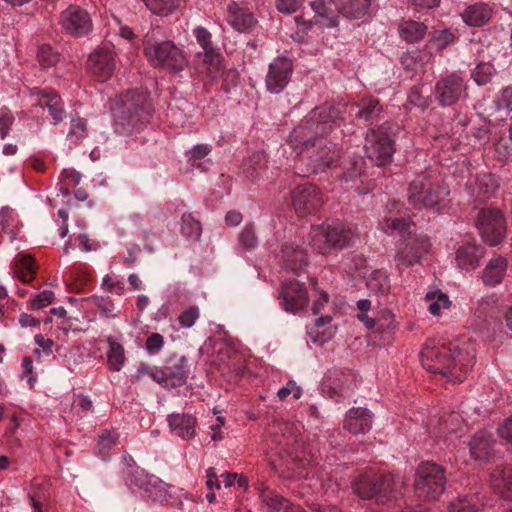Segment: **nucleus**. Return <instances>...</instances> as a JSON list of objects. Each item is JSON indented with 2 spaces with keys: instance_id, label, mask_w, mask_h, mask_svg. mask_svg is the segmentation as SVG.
<instances>
[{
  "instance_id": "nucleus-1",
  "label": "nucleus",
  "mask_w": 512,
  "mask_h": 512,
  "mask_svg": "<svg viewBox=\"0 0 512 512\" xmlns=\"http://www.w3.org/2000/svg\"><path fill=\"white\" fill-rule=\"evenodd\" d=\"M345 104H322L311 110L289 134V144L304 154L320 138L330 133L345 119Z\"/></svg>"
},
{
  "instance_id": "nucleus-2",
  "label": "nucleus",
  "mask_w": 512,
  "mask_h": 512,
  "mask_svg": "<svg viewBox=\"0 0 512 512\" xmlns=\"http://www.w3.org/2000/svg\"><path fill=\"white\" fill-rule=\"evenodd\" d=\"M420 359L425 369L449 377L454 382H462L475 364L473 350H461L446 344L431 346L427 343L420 352Z\"/></svg>"
},
{
  "instance_id": "nucleus-3",
  "label": "nucleus",
  "mask_w": 512,
  "mask_h": 512,
  "mask_svg": "<svg viewBox=\"0 0 512 512\" xmlns=\"http://www.w3.org/2000/svg\"><path fill=\"white\" fill-rule=\"evenodd\" d=\"M152 107L147 92L130 90L118 97L112 105L116 131L127 133L148 123Z\"/></svg>"
},
{
  "instance_id": "nucleus-4",
  "label": "nucleus",
  "mask_w": 512,
  "mask_h": 512,
  "mask_svg": "<svg viewBox=\"0 0 512 512\" xmlns=\"http://www.w3.org/2000/svg\"><path fill=\"white\" fill-rule=\"evenodd\" d=\"M144 55L155 67H161L171 72H180L187 65V59L182 49L174 42L163 39L159 28L147 32L143 40Z\"/></svg>"
},
{
  "instance_id": "nucleus-5",
  "label": "nucleus",
  "mask_w": 512,
  "mask_h": 512,
  "mask_svg": "<svg viewBox=\"0 0 512 512\" xmlns=\"http://www.w3.org/2000/svg\"><path fill=\"white\" fill-rule=\"evenodd\" d=\"M355 237L352 227L342 222L313 227L309 233L308 245L312 251L326 255L332 250L348 247Z\"/></svg>"
},
{
  "instance_id": "nucleus-6",
  "label": "nucleus",
  "mask_w": 512,
  "mask_h": 512,
  "mask_svg": "<svg viewBox=\"0 0 512 512\" xmlns=\"http://www.w3.org/2000/svg\"><path fill=\"white\" fill-rule=\"evenodd\" d=\"M449 193L448 186L432 183L425 175H419L409 184L408 202L415 209L441 210L446 206Z\"/></svg>"
},
{
  "instance_id": "nucleus-7",
  "label": "nucleus",
  "mask_w": 512,
  "mask_h": 512,
  "mask_svg": "<svg viewBox=\"0 0 512 512\" xmlns=\"http://www.w3.org/2000/svg\"><path fill=\"white\" fill-rule=\"evenodd\" d=\"M444 469L432 462H422L415 476V490L420 497L436 500L445 490Z\"/></svg>"
},
{
  "instance_id": "nucleus-8",
  "label": "nucleus",
  "mask_w": 512,
  "mask_h": 512,
  "mask_svg": "<svg viewBox=\"0 0 512 512\" xmlns=\"http://www.w3.org/2000/svg\"><path fill=\"white\" fill-rule=\"evenodd\" d=\"M194 35L202 48V51L196 53V69L200 74L214 80L221 72V54L213 46L211 41L212 35L207 29L197 27L194 30Z\"/></svg>"
},
{
  "instance_id": "nucleus-9",
  "label": "nucleus",
  "mask_w": 512,
  "mask_h": 512,
  "mask_svg": "<svg viewBox=\"0 0 512 512\" xmlns=\"http://www.w3.org/2000/svg\"><path fill=\"white\" fill-rule=\"evenodd\" d=\"M476 227L489 246L498 245L505 235V220L500 210L485 207L479 210L476 217Z\"/></svg>"
},
{
  "instance_id": "nucleus-10",
  "label": "nucleus",
  "mask_w": 512,
  "mask_h": 512,
  "mask_svg": "<svg viewBox=\"0 0 512 512\" xmlns=\"http://www.w3.org/2000/svg\"><path fill=\"white\" fill-rule=\"evenodd\" d=\"M366 156L375 164L381 166L389 163L395 151L394 140L384 127L371 129L365 138Z\"/></svg>"
},
{
  "instance_id": "nucleus-11",
  "label": "nucleus",
  "mask_w": 512,
  "mask_h": 512,
  "mask_svg": "<svg viewBox=\"0 0 512 512\" xmlns=\"http://www.w3.org/2000/svg\"><path fill=\"white\" fill-rule=\"evenodd\" d=\"M129 485L143 490L153 501L169 503L173 496L174 487L166 484L154 475L146 474L143 470L134 471L128 479Z\"/></svg>"
},
{
  "instance_id": "nucleus-12",
  "label": "nucleus",
  "mask_w": 512,
  "mask_h": 512,
  "mask_svg": "<svg viewBox=\"0 0 512 512\" xmlns=\"http://www.w3.org/2000/svg\"><path fill=\"white\" fill-rule=\"evenodd\" d=\"M434 95L440 106H452L467 96V86L461 76L452 73L436 82Z\"/></svg>"
},
{
  "instance_id": "nucleus-13",
  "label": "nucleus",
  "mask_w": 512,
  "mask_h": 512,
  "mask_svg": "<svg viewBox=\"0 0 512 512\" xmlns=\"http://www.w3.org/2000/svg\"><path fill=\"white\" fill-rule=\"evenodd\" d=\"M309 159V165L314 172L323 171L336 163L340 157V151L326 136L315 142L310 150L304 151Z\"/></svg>"
},
{
  "instance_id": "nucleus-14",
  "label": "nucleus",
  "mask_w": 512,
  "mask_h": 512,
  "mask_svg": "<svg viewBox=\"0 0 512 512\" xmlns=\"http://www.w3.org/2000/svg\"><path fill=\"white\" fill-rule=\"evenodd\" d=\"M89 69L91 74L99 81H107L114 73L116 67L115 53L109 45L96 48L89 55Z\"/></svg>"
},
{
  "instance_id": "nucleus-15",
  "label": "nucleus",
  "mask_w": 512,
  "mask_h": 512,
  "mask_svg": "<svg viewBox=\"0 0 512 512\" xmlns=\"http://www.w3.org/2000/svg\"><path fill=\"white\" fill-rule=\"evenodd\" d=\"M60 23L63 29L72 36H84L92 30L89 13L77 5H70L61 13Z\"/></svg>"
},
{
  "instance_id": "nucleus-16",
  "label": "nucleus",
  "mask_w": 512,
  "mask_h": 512,
  "mask_svg": "<svg viewBox=\"0 0 512 512\" xmlns=\"http://www.w3.org/2000/svg\"><path fill=\"white\" fill-rule=\"evenodd\" d=\"M292 205L300 215L314 213L322 205L321 193L311 183L299 185L292 192Z\"/></svg>"
},
{
  "instance_id": "nucleus-17",
  "label": "nucleus",
  "mask_w": 512,
  "mask_h": 512,
  "mask_svg": "<svg viewBox=\"0 0 512 512\" xmlns=\"http://www.w3.org/2000/svg\"><path fill=\"white\" fill-rule=\"evenodd\" d=\"M293 70L292 61L286 57H278L268 68L265 83L269 92L278 94L289 83Z\"/></svg>"
},
{
  "instance_id": "nucleus-18",
  "label": "nucleus",
  "mask_w": 512,
  "mask_h": 512,
  "mask_svg": "<svg viewBox=\"0 0 512 512\" xmlns=\"http://www.w3.org/2000/svg\"><path fill=\"white\" fill-rule=\"evenodd\" d=\"M282 306L288 312L304 310L308 304V292L297 280L285 281L281 290Z\"/></svg>"
},
{
  "instance_id": "nucleus-19",
  "label": "nucleus",
  "mask_w": 512,
  "mask_h": 512,
  "mask_svg": "<svg viewBox=\"0 0 512 512\" xmlns=\"http://www.w3.org/2000/svg\"><path fill=\"white\" fill-rule=\"evenodd\" d=\"M163 367L171 387H180L186 383L190 367L185 356L173 354L167 358Z\"/></svg>"
},
{
  "instance_id": "nucleus-20",
  "label": "nucleus",
  "mask_w": 512,
  "mask_h": 512,
  "mask_svg": "<svg viewBox=\"0 0 512 512\" xmlns=\"http://www.w3.org/2000/svg\"><path fill=\"white\" fill-rule=\"evenodd\" d=\"M227 21L239 32H249L257 24L253 13L247 8L232 2L227 7Z\"/></svg>"
},
{
  "instance_id": "nucleus-21",
  "label": "nucleus",
  "mask_w": 512,
  "mask_h": 512,
  "mask_svg": "<svg viewBox=\"0 0 512 512\" xmlns=\"http://www.w3.org/2000/svg\"><path fill=\"white\" fill-rule=\"evenodd\" d=\"M494 446L495 440L487 430L478 431L469 442L472 457L480 461H489L494 456Z\"/></svg>"
},
{
  "instance_id": "nucleus-22",
  "label": "nucleus",
  "mask_w": 512,
  "mask_h": 512,
  "mask_svg": "<svg viewBox=\"0 0 512 512\" xmlns=\"http://www.w3.org/2000/svg\"><path fill=\"white\" fill-rule=\"evenodd\" d=\"M372 427L371 412L362 407L351 408L345 417L344 428L353 434L366 433Z\"/></svg>"
},
{
  "instance_id": "nucleus-23",
  "label": "nucleus",
  "mask_w": 512,
  "mask_h": 512,
  "mask_svg": "<svg viewBox=\"0 0 512 512\" xmlns=\"http://www.w3.org/2000/svg\"><path fill=\"white\" fill-rule=\"evenodd\" d=\"M282 260L285 268L297 272L308 264V255L294 241L288 240L282 245Z\"/></svg>"
},
{
  "instance_id": "nucleus-24",
  "label": "nucleus",
  "mask_w": 512,
  "mask_h": 512,
  "mask_svg": "<svg viewBox=\"0 0 512 512\" xmlns=\"http://www.w3.org/2000/svg\"><path fill=\"white\" fill-rule=\"evenodd\" d=\"M171 431L183 440L195 436L196 418L190 414L174 413L167 417Z\"/></svg>"
},
{
  "instance_id": "nucleus-25",
  "label": "nucleus",
  "mask_w": 512,
  "mask_h": 512,
  "mask_svg": "<svg viewBox=\"0 0 512 512\" xmlns=\"http://www.w3.org/2000/svg\"><path fill=\"white\" fill-rule=\"evenodd\" d=\"M267 169V156L263 151H258L247 157L241 166L243 176L254 182L258 180Z\"/></svg>"
},
{
  "instance_id": "nucleus-26",
  "label": "nucleus",
  "mask_w": 512,
  "mask_h": 512,
  "mask_svg": "<svg viewBox=\"0 0 512 512\" xmlns=\"http://www.w3.org/2000/svg\"><path fill=\"white\" fill-rule=\"evenodd\" d=\"M378 474L372 471L358 475L352 480L351 487L355 494L362 499L377 497Z\"/></svg>"
},
{
  "instance_id": "nucleus-27",
  "label": "nucleus",
  "mask_w": 512,
  "mask_h": 512,
  "mask_svg": "<svg viewBox=\"0 0 512 512\" xmlns=\"http://www.w3.org/2000/svg\"><path fill=\"white\" fill-rule=\"evenodd\" d=\"M35 105L46 107L54 121V124L61 122L66 116L63 101L54 91H42L35 102Z\"/></svg>"
},
{
  "instance_id": "nucleus-28",
  "label": "nucleus",
  "mask_w": 512,
  "mask_h": 512,
  "mask_svg": "<svg viewBox=\"0 0 512 512\" xmlns=\"http://www.w3.org/2000/svg\"><path fill=\"white\" fill-rule=\"evenodd\" d=\"M311 7L315 12L314 18L318 25L337 26L335 0H315L311 2Z\"/></svg>"
},
{
  "instance_id": "nucleus-29",
  "label": "nucleus",
  "mask_w": 512,
  "mask_h": 512,
  "mask_svg": "<svg viewBox=\"0 0 512 512\" xmlns=\"http://www.w3.org/2000/svg\"><path fill=\"white\" fill-rule=\"evenodd\" d=\"M377 500L385 501L389 497H395L400 493L404 481L403 478L395 474L378 475L377 481Z\"/></svg>"
},
{
  "instance_id": "nucleus-30",
  "label": "nucleus",
  "mask_w": 512,
  "mask_h": 512,
  "mask_svg": "<svg viewBox=\"0 0 512 512\" xmlns=\"http://www.w3.org/2000/svg\"><path fill=\"white\" fill-rule=\"evenodd\" d=\"M483 254V248L475 244L460 246L456 252L457 265L462 270H473L479 265Z\"/></svg>"
},
{
  "instance_id": "nucleus-31",
  "label": "nucleus",
  "mask_w": 512,
  "mask_h": 512,
  "mask_svg": "<svg viewBox=\"0 0 512 512\" xmlns=\"http://www.w3.org/2000/svg\"><path fill=\"white\" fill-rule=\"evenodd\" d=\"M492 8L486 3H476L468 6L461 14L463 21L472 27L488 23L492 17Z\"/></svg>"
},
{
  "instance_id": "nucleus-32",
  "label": "nucleus",
  "mask_w": 512,
  "mask_h": 512,
  "mask_svg": "<svg viewBox=\"0 0 512 512\" xmlns=\"http://www.w3.org/2000/svg\"><path fill=\"white\" fill-rule=\"evenodd\" d=\"M507 270V261L504 257L498 256L491 259L482 273V279L485 285L495 286L502 282Z\"/></svg>"
},
{
  "instance_id": "nucleus-33",
  "label": "nucleus",
  "mask_w": 512,
  "mask_h": 512,
  "mask_svg": "<svg viewBox=\"0 0 512 512\" xmlns=\"http://www.w3.org/2000/svg\"><path fill=\"white\" fill-rule=\"evenodd\" d=\"M493 488L504 498H512V466L496 468L491 475Z\"/></svg>"
},
{
  "instance_id": "nucleus-34",
  "label": "nucleus",
  "mask_w": 512,
  "mask_h": 512,
  "mask_svg": "<svg viewBox=\"0 0 512 512\" xmlns=\"http://www.w3.org/2000/svg\"><path fill=\"white\" fill-rule=\"evenodd\" d=\"M337 11L349 19H359L369 10L370 0H335Z\"/></svg>"
},
{
  "instance_id": "nucleus-35",
  "label": "nucleus",
  "mask_w": 512,
  "mask_h": 512,
  "mask_svg": "<svg viewBox=\"0 0 512 512\" xmlns=\"http://www.w3.org/2000/svg\"><path fill=\"white\" fill-rule=\"evenodd\" d=\"M358 111L355 116L358 119H363L365 121L373 120L378 117L382 112V106L378 99L373 97H367L360 100L358 103L353 104Z\"/></svg>"
},
{
  "instance_id": "nucleus-36",
  "label": "nucleus",
  "mask_w": 512,
  "mask_h": 512,
  "mask_svg": "<svg viewBox=\"0 0 512 512\" xmlns=\"http://www.w3.org/2000/svg\"><path fill=\"white\" fill-rule=\"evenodd\" d=\"M107 342L109 344L107 351L108 367L111 371L118 372L122 369L126 360L124 347L112 337H109Z\"/></svg>"
},
{
  "instance_id": "nucleus-37",
  "label": "nucleus",
  "mask_w": 512,
  "mask_h": 512,
  "mask_svg": "<svg viewBox=\"0 0 512 512\" xmlns=\"http://www.w3.org/2000/svg\"><path fill=\"white\" fill-rule=\"evenodd\" d=\"M427 27L421 22L405 21L399 26V34L401 38L410 43H415L423 39L426 34Z\"/></svg>"
},
{
  "instance_id": "nucleus-38",
  "label": "nucleus",
  "mask_w": 512,
  "mask_h": 512,
  "mask_svg": "<svg viewBox=\"0 0 512 512\" xmlns=\"http://www.w3.org/2000/svg\"><path fill=\"white\" fill-rule=\"evenodd\" d=\"M328 378L332 380L333 388L338 389L341 395H344L346 390H352L355 384V376L350 370L330 371Z\"/></svg>"
},
{
  "instance_id": "nucleus-39",
  "label": "nucleus",
  "mask_w": 512,
  "mask_h": 512,
  "mask_svg": "<svg viewBox=\"0 0 512 512\" xmlns=\"http://www.w3.org/2000/svg\"><path fill=\"white\" fill-rule=\"evenodd\" d=\"M146 7L155 15L169 16L176 11L181 4V0H142Z\"/></svg>"
},
{
  "instance_id": "nucleus-40",
  "label": "nucleus",
  "mask_w": 512,
  "mask_h": 512,
  "mask_svg": "<svg viewBox=\"0 0 512 512\" xmlns=\"http://www.w3.org/2000/svg\"><path fill=\"white\" fill-rule=\"evenodd\" d=\"M49 493L42 484H33L28 492L32 512H44V505L49 500Z\"/></svg>"
},
{
  "instance_id": "nucleus-41",
  "label": "nucleus",
  "mask_w": 512,
  "mask_h": 512,
  "mask_svg": "<svg viewBox=\"0 0 512 512\" xmlns=\"http://www.w3.org/2000/svg\"><path fill=\"white\" fill-rule=\"evenodd\" d=\"M367 288L374 294H384L390 289V281L385 271L375 270L367 279Z\"/></svg>"
},
{
  "instance_id": "nucleus-42",
  "label": "nucleus",
  "mask_w": 512,
  "mask_h": 512,
  "mask_svg": "<svg viewBox=\"0 0 512 512\" xmlns=\"http://www.w3.org/2000/svg\"><path fill=\"white\" fill-rule=\"evenodd\" d=\"M497 188L498 180L493 174H483L476 180L475 189L481 199L489 198Z\"/></svg>"
},
{
  "instance_id": "nucleus-43",
  "label": "nucleus",
  "mask_w": 512,
  "mask_h": 512,
  "mask_svg": "<svg viewBox=\"0 0 512 512\" xmlns=\"http://www.w3.org/2000/svg\"><path fill=\"white\" fill-rule=\"evenodd\" d=\"M16 273L23 283H29L34 277L33 258L30 255H19L15 262Z\"/></svg>"
},
{
  "instance_id": "nucleus-44",
  "label": "nucleus",
  "mask_w": 512,
  "mask_h": 512,
  "mask_svg": "<svg viewBox=\"0 0 512 512\" xmlns=\"http://www.w3.org/2000/svg\"><path fill=\"white\" fill-rule=\"evenodd\" d=\"M181 220V234L188 239L198 240L202 232L200 222L191 213H184Z\"/></svg>"
},
{
  "instance_id": "nucleus-45",
  "label": "nucleus",
  "mask_w": 512,
  "mask_h": 512,
  "mask_svg": "<svg viewBox=\"0 0 512 512\" xmlns=\"http://www.w3.org/2000/svg\"><path fill=\"white\" fill-rule=\"evenodd\" d=\"M426 300L429 302L428 311L432 315H438L441 308H446L450 305L448 296L441 291L427 292Z\"/></svg>"
},
{
  "instance_id": "nucleus-46",
  "label": "nucleus",
  "mask_w": 512,
  "mask_h": 512,
  "mask_svg": "<svg viewBox=\"0 0 512 512\" xmlns=\"http://www.w3.org/2000/svg\"><path fill=\"white\" fill-rule=\"evenodd\" d=\"M449 512H481L475 496H465L451 502Z\"/></svg>"
},
{
  "instance_id": "nucleus-47",
  "label": "nucleus",
  "mask_w": 512,
  "mask_h": 512,
  "mask_svg": "<svg viewBox=\"0 0 512 512\" xmlns=\"http://www.w3.org/2000/svg\"><path fill=\"white\" fill-rule=\"evenodd\" d=\"M260 496L267 507L266 512H280L288 507V500L274 492L263 491Z\"/></svg>"
},
{
  "instance_id": "nucleus-48",
  "label": "nucleus",
  "mask_w": 512,
  "mask_h": 512,
  "mask_svg": "<svg viewBox=\"0 0 512 512\" xmlns=\"http://www.w3.org/2000/svg\"><path fill=\"white\" fill-rule=\"evenodd\" d=\"M87 136L86 121L82 118H73L71 120L70 129L67 138L70 142L77 144Z\"/></svg>"
},
{
  "instance_id": "nucleus-49",
  "label": "nucleus",
  "mask_w": 512,
  "mask_h": 512,
  "mask_svg": "<svg viewBox=\"0 0 512 512\" xmlns=\"http://www.w3.org/2000/svg\"><path fill=\"white\" fill-rule=\"evenodd\" d=\"M495 74V68L491 63H480L472 72V78L478 85H486Z\"/></svg>"
},
{
  "instance_id": "nucleus-50",
  "label": "nucleus",
  "mask_w": 512,
  "mask_h": 512,
  "mask_svg": "<svg viewBox=\"0 0 512 512\" xmlns=\"http://www.w3.org/2000/svg\"><path fill=\"white\" fill-rule=\"evenodd\" d=\"M37 57L40 65L48 68L54 66L59 61L60 55L50 45H42L38 49Z\"/></svg>"
},
{
  "instance_id": "nucleus-51",
  "label": "nucleus",
  "mask_w": 512,
  "mask_h": 512,
  "mask_svg": "<svg viewBox=\"0 0 512 512\" xmlns=\"http://www.w3.org/2000/svg\"><path fill=\"white\" fill-rule=\"evenodd\" d=\"M241 247L245 250H251L257 247L258 240L252 225H246L238 236Z\"/></svg>"
},
{
  "instance_id": "nucleus-52",
  "label": "nucleus",
  "mask_w": 512,
  "mask_h": 512,
  "mask_svg": "<svg viewBox=\"0 0 512 512\" xmlns=\"http://www.w3.org/2000/svg\"><path fill=\"white\" fill-rule=\"evenodd\" d=\"M14 115L7 108H0V138L5 139L14 123Z\"/></svg>"
},
{
  "instance_id": "nucleus-53",
  "label": "nucleus",
  "mask_w": 512,
  "mask_h": 512,
  "mask_svg": "<svg viewBox=\"0 0 512 512\" xmlns=\"http://www.w3.org/2000/svg\"><path fill=\"white\" fill-rule=\"evenodd\" d=\"M198 307H189L178 316V322L182 328L192 327L199 318Z\"/></svg>"
},
{
  "instance_id": "nucleus-54",
  "label": "nucleus",
  "mask_w": 512,
  "mask_h": 512,
  "mask_svg": "<svg viewBox=\"0 0 512 512\" xmlns=\"http://www.w3.org/2000/svg\"><path fill=\"white\" fill-rule=\"evenodd\" d=\"M494 103L497 110L512 111V87L502 89Z\"/></svg>"
},
{
  "instance_id": "nucleus-55",
  "label": "nucleus",
  "mask_w": 512,
  "mask_h": 512,
  "mask_svg": "<svg viewBox=\"0 0 512 512\" xmlns=\"http://www.w3.org/2000/svg\"><path fill=\"white\" fill-rule=\"evenodd\" d=\"M164 346V338L159 333H152L145 342V348L150 355H156Z\"/></svg>"
},
{
  "instance_id": "nucleus-56",
  "label": "nucleus",
  "mask_w": 512,
  "mask_h": 512,
  "mask_svg": "<svg viewBox=\"0 0 512 512\" xmlns=\"http://www.w3.org/2000/svg\"><path fill=\"white\" fill-rule=\"evenodd\" d=\"M54 300V293L50 290H44L39 294L35 295V297L31 301V308L34 310L42 309L48 305H50Z\"/></svg>"
},
{
  "instance_id": "nucleus-57",
  "label": "nucleus",
  "mask_w": 512,
  "mask_h": 512,
  "mask_svg": "<svg viewBox=\"0 0 512 512\" xmlns=\"http://www.w3.org/2000/svg\"><path fill=\"white\" fill-rule=\"evenodd\" d=\"M117 443V438L110 431H105L99 436L98 450L101 454H107Z\"/></svg>"
},
{
  "instance_id": "nucleus-58",
  "label": "nucleus",
  "mask_w": 512,
  "mask_h": 512,
  "mask_svg": "<svg viewBox=\"0 0 512 512\" xmlns=\"http://www.w3.org/2000/svg\"><path fill=\"white\" fill-rule=\"evenodd\" d=\"M495 152L499 159L509 161L512 159V142L501 140L495 145Z\"/></svg>"
},
{
  "instance_id": "nucleus-59",
  "label": "nucleus",
  "mask_w": 512,
  "mask_h": 512,
  "mask_svg": "<svg viewBox=\"0 0 512 512\" xmlns=\"http://www.w3.org/2000/svg\"><path fill=\"white\" fill-rule=\"evenodd\" d=\"M275 6L283 14H292L299 8L300 0H276Z\"/></svg>"
},
{
  "instance_id": "nucleus-60",
  "label": "nucleus",
  "mask_w": 512,
  "mask_h": 512,
  "mask_svg": "<svg viewBox=\"0 0 512 512\" xmlns=\"http://www.w3.org/2000/svg\"><path fill=\"white\" fill-rule=\"evenodd\" d=\"M376 321L377 330L383 332L384 330L391 328L394 321V315L388 310H383L380 312V315Z\"/></svg>"
},
{
  "instance_id": "nucleus-61",
  "label": "nucleus",
  "mask_w": 512,
  "mask_h": 512,
  "mask_svg": "<svg viewBox=\"0 0 512 512\" xmlns=\"http://www.w3.org/2000/svg\"><path fill=\"white\" fill-rule=\"evenodd\" d=\"M388 228L392 230H397L400 233H405L409 230L410 221L403 218H395L387 220Z\"/></svg>"
},
{
  "instance_id": "nucleus-62",
  "label": "nucleus",
  "mask_w": 512,
  "mask_h": 512,
  "mask_svg": "<svg viewBox=\"0 0 512 512\" xmlns=\"http://www.w3.org/2000/svg\"><path fill=\"white\" fill-rule=\"evenodd\" d=\"M211 151V148L207 144H197L190 151V157L195 160H201L206 157Z\"/></svg>"
},
{
  "instance_id": "nucleus-63",
  "label": "nucleus",
  "mask_w": 512,
  "mask_h": 512,
  "mask_svg": "<svg viewBox=\"0 0 512 512\" xmlns=\"http://www.w3.org/2000/svg\"><path fill=\"white\" fill-rule=\"evenodd\" d=\"M497 432L501 438L512 442V416L497 428Z\"/></svg>"
},
{
  "instance_id": "nucleus-64",
  "label": "nucleus",
  "mask_w": 512,
  "mask_h": 512,
  "mask_svg": "<svg viewBox=\"0 0 512 512\" xmlns=\"http://www.w3.org/2000/svg\"><path fill=\"white\" fill-rule=\"evenodd\" d=\"M141 252V248L138 244L132 243L127 248V256L124 258V263L128 266H132Z\"/></svg>"
}]
</instances>
